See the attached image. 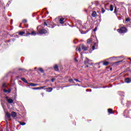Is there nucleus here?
Here are the masks:
<instances>
[{
	"label": "nucleus",
	"mask_w": 131,
	"mask_h": 131,
	"mask_svg": "<svg viewBox=\"0 0 131 131\" xmlns=\"http://www.w3.org/2000/svg\"><path fill=\"white\" fill-rule=\"evenodd\" d=\"M37 30L38 32V34H45V33H48V31L45 30V29H42L40 26L37 27Z\"/></svg>",
	"instance_id": "1"
},
{
	"label": "nucleus",
	"mask_w": 131,
	"mask_h": 131,
	"mask_svg": "<svg viewBox=\"0 0 131 131\" xmlns=\"http://www.w3.org/2000/svg\"><path fill=\"white\" fill-rule=\"evenodd\" d=\"M118 32L119 33H126V32H127V29L126 28L123 27L121 28L120 29H118L117 30Z\"/></svg>",
	"instance_id": "2"
},
{
	"label": "nucleus",
	"mask_w": 131,
	"mask_h": 131,
	"mask_svg": "<svg viewBox=\"0 0 131 131\" xmlns=\"http://www.w3.org/2000/svg\"><path fill=\"white\" fill-rule=\"evenodd\" d=\"M84 64L85 65H93V62H92V60H89L88 58H86L84 61Z\"/></svg>",
	"instance_id": "3"
},
{
	"label": "nucleus",
	"mask_w": 131,
	"mask_h": 131,
	"mask_svg": "<svg viewBox=\"0 0 131 131\" xmlns=\"http://www.w3.org/2000/svg\"><path fill=\"white\" fill-rule=\"evenodd\" d=\"M5 98L7 102H8L9 104H13V103H14V100H13L12 99H11L10 98H9V97L6 96Z\"/></svg>",
	"instance_id": "4"
},
{
	"label": "nucleus",
	"mask_w": 131,
	"mask_h": 131,
	"mask_svg": "<svg viewBox=\"0 0 131 131\" xmlns=\"http://www.w3.org/2000/svg\"><path fill=\"white\" fill-rule=\"evenodd\" d=\"M5 117H6L7 120H11V114H9V113H6Z\"/></svg>",
	"instance_id": "5"
},
{
	"label": "nucleus",
	"mask_w": 131,
	"mask_h": 131,
	"mask_svg": "<svg viewBox=\"0 0 131 131\" xmlns=\"http://www.w3.org/2000/svg\"><path fill=\"white\" fill-rule=\"evenodd\" d=\"M36 35V32L35 31H32L31 33H28L26 35L27 36H28V35Z\"/></svg>",
	"instance_id": "6"
},
{
	"label": "nucleus",
	"mask_w": 131,
	"mask_h": 131,
	"mask_svg": "<svg viewBox=\"0 0 131 131\" xmlns=\"http://www.w3.org/2000/svg\"><path fill=\"white\" fill-rule=\"evenodd\" d=\"M54 69L55 71H59V67H58V65L55 64L54 67Z\"/></svg>",
	"instance_id": "7"
},
{
	"label": "nucleus",
	"mask_w": 131,
	"mask_h": 131,
	"mask_svg": "<svg viewBox=\"0 0 131 131\" xmlns=\"http://www.w3.org/2000/svg\"><path fill=\"white\" fill-rule=\"evenodd\" d=\"M11 116H12V117H16L17 116V114L15 112H12Z\"/></svg>",
	"instance_id": "8"
},
{
	"label": "nucleus",
	"mask_w": 131,
	"mask_h": 131,
	"mask_svg": "<svg viewBox=\"0 0 131 131\" xmlns=\"http://www.w3.org/2000/svg\"><path fill=\"white\" fill-rule=\"evenodd\" d=\"M82 50H83V51H87L88 47H85V46L82 45Z\"/></svg>",
	"instance_id": "9"
},
{
	"label": "nucleus",
	"mask_w": 131,
	"mask_h": 131,
	"mask_svg": "<svg viewBox=\"0 0 131 131\" xmlns=\"http://www.w3.org/2000/svg\"><path fill=\"white\" fill-rule=\"evenodd\" d=\"M47 92H48V93H51L52 91H53V88H48L46 89Z\"/></svg>",
	"instance_id": "10"
},
{
	"label": "nucleus",
	"mask_w": 131,
	"mask_h": 131,
	"mask_svg": "<svg viewBox=\"0 0 131 131\" xmlns=\"http://www.w3.org/2000/svg\"><path fill=\"white\" fill-rule=\"evenodd\" d=\"M64 20H65V18H61L59 20V22L61 24H63L64 23Z\"/></svg>",
	"instance_id": "11"
},
{
	"label": "nucleus",
	"mask_w": 131,
	"mask_h": 131,
	"mask_svg": "<svg viewBox=\"0 0 131 131\" xmlns=\"http://www.w3.org/2000/svg\"><path fill=\"white\" fill-rule=\"evenodd\" d=\"M125 81L127 83H129V82H130V81H131V80H130V79H129L128 78H127L125 79Z\"/></svg>",
	"instance_id": "12"
},
{
	"label": "nucleus",
	"mask_w": 131,
	"mask_h": 131,
	"mask_svg": "<svg viewBox=\"0 0 131 131\" xmlns=\"http://www.w3.org/2000/svg\"><path fill=\"white\" fill-rule=\"evenodd\" d=\"M38 84H35V83H30V85L31 86H36V85H38Z\"/></svg>",
	"instance_id": "13"
},
{
	"label": "nucleus",
	"mask_w": 131,
	"mask_h": 131,
	"mask_svg": "<svg viewBox=\"0 0 131 131\" xmlns=\"http://www.w3.org/2000/svg\"><path fill=\"white\" fill-rule=\"evenodd\" d=\"M96 16H97V12H96V11H93L92 13V16L96 17Z\"/></svg>",
	"instance_id": "14"
},
{
	"label": "nucleus",
	"mask_w": 131,
	"mask_h": 131,
	"mask_svg": "<svg viewBox=\"0 0 131 131\" xmlns=\"http://www.w3.org/2000/svg\"><path fill=\"white\" fill-rule=\"evenodd\" d=\"M93 41V40H92V38L88 39L87 40V43H91Z\"/></svg>",
	"instance_id": "15"
},
{
	"label": "nucleus",
	"mask_w": 131,
	"mask_h": 131,
	"mask_svg": "<svg viewBox=\"0 0 131 131\" xmlns=\"http://www.w3.org/2000/svg\"><path fill=\"white\" fill-rule=\"evenodd\" d=\"M19 35H23V34H25V32L23 31H20L18 33Z\"/></svg>",
	"instance_id": "16"
},
{
	"label": "nucleus",
	"mask_w": 131,
	"mask_h": 131,
	"mask_svg": "<svg viewBox=\"0 0 131 131\" xmlns=\"http://www.w3.org/2000/svg\"><path fill=\"white\" fill-rule=\"evenodd\" d=\"M96 46H97V43H96V42H95L94 44V46H92L93 51H94V50H95V48H96Z\"/></svg>",
	"instance_id": "17"
},
{
	"label": "nucleus",
	"mask_w": 131,
	"mask_h": 131,
	"mask_svg": "<svg viewBox=\"0 0 131 131\" xmlns=\"http://www.w3.org/2000/svg\"><path fill=\"white\" fill-rule=\"evenodd\" d=\"M21 80L24 81V82H26V83H27V80L25 79L24 78H21Z\"/></svg>",
	"instance_id": "18"
},
{
	"label": "nucleus",
	"mask_w": 131,
	"mask_h": 131,
	"mask_svg": "<svg viewBox=\"0 0 131 131\" xmlns=\"http://www.w3.org/2000/svg\"><path fill=\"white\" fill-rule=\"evenodd\" d=\"M109 64V62L108 61H105L103 62V65H104V66H107V65H108Z\"/></svg>",
	"instance_id": "19"
},
{
	"label": "nucleus",
	"mask_w": 131,
	"mask_h": 131,
	"mask_svg": "<svg viewBox=\"0 0 131 131\" xmlns=\"http://www.w3.org/2000/svg\"><path fill=\"white\" fill-rule=\"evenodd\" d=\"M112 111H113V110H112V109H111V108H109V109L108 110V113H110L111 114H112V113H112Z\"/></svg>",
	"instance_id": "20"
},
{
	"label": "nucleus",
	"mask_w": 131,
	"mask_h": 131,
	"mask_svg": "<svg viewBox=\"0 0 131 131\" xmlns=\"http://www.w3.org/2000/svg\"><path fill=\"white\" fill-rule=\"evenodd\" d=\"M76 51H77V52H80L81 51L80 47H77L76 49Z\"/></svg>",
	"instance_id": "21"
},
{
	"label": "nucleus",
	"mask_w": 131,
	"mask_h": 131,
	"mask_svg": "<svg viewBox=\"0 0 131 131\" xmlns=\"http://www.w3.org/2000/svg\"><path fill=\"white\" fill-rule=\"evenodd\" d=\"M38 70H39V71H40V72H41V73H43V70H42V69H41V68H39L38 69Z\"/></svg>",
	"instance_id": "22"
},
{
	"label": "nucleus",
	"mask_w": 131,
	"mask_h": 131,
	"mask_svg": "<svg viewBox=\"0 0 131 131\" xmlns=\"http://www.w3.org/2000/svg\"><path fill=\"white\" fill-rule=\"evenodd\" d=\"M18 70H22L23 72H26V70L24 69H19Z\"/></svg>",
	"instance_id": "23"
},
{
	"label": "nucleus",
	"mask_w": 131,
	"mask_h": 131,
	"mask_svg": "<svg viewBox=\"0 0 131 131\" xmlns=\"http://www.w3.org/2000/svg\"><path fill=\"white\" fill-rule=\"evenodd\" d=\"M19 124H20V125H25V124H26V123L20 122Z\"/></svg>",
	"instance_id": "24"
},
{
	"label": "nucleus",
	"mask_w": 131,
	"mask_h": 131,
	"mask_svg": "<svg viewBox=\"0 0 131 131\" xmlns=\"http://www.w3.org/2000/svg\"><path fill=\"white\" fill-rule=\"evenodd\" d=\"M101 12L102 14H104V13H105V9H104L103 8H101Z\"/></svg>",
	"instance_id": "25"
},
{
	"label": "nucleus",
	"mask_w": 131,
	"mask_h": 131,
	"mask_svg": "<svg viewBox=\"0 0 131 131\" xmlns=\"http://www.w3.org/2000/svg\"><path fill=\"white\" fill-rule=\"evenodd\" d=\"M69 81H70V82H72L73 83H74V82L73 81V79H70L69 80Z\"/></svg>",
	"instance_id": "26"
},
{
	"label": "nucleus",
	"mask_w": 131,
	"mask_h": 131,
	"mask_svg": "<svg viewBox=\"0 0 131 131\" xmlns=\"http://www.w3.org/2000/svg\"><path fill=\"white\" fill-rule=\"evenodd\" d=\"M110 11H113V5H111L110 6Z\"/></svg>",
	"instance_id": "27"
},
{
	"label": "nucleus",
	"mask_w": 131,
	"mask_h": 131,
	"mask_svg": "<svg viewBox=\"0 0 131 131\" xmlns=\"http://www.w3.org/2000/svg\"><path fill=\"white\" fill-rule=\"evenodd\" d=\"M117 8H116V7H115V10H114V13H115V14H116L117 13Z\"/></svg>",
	"instance_id": "28"
},
{
	"label": "nucleus",
	"mask_w": 131,
	"mask_h": 131,
	"mask_svg": "<svg viewBox=\"0 0 131 131\" xmlns=\"http://www.w3.org/2000/svg\"><path fill=\"white\" fill-rule=\"evenodd\" d=\"M130 19H129V17H128V18H126V19H125V21H126V22H128V21H130Z\"/></svg>",
	"instance_id": "29"
},
{
	"label": "nucleus",
	"mask_w": 131,
	"mask_h": 131,
	"mask_svg": "<svg viewBox=\"0 0 131 131\" xmlns=\"http://www.w3.org/2000/svg\"><path fill=\"white\" fill-rule=\"evenodd\" d=\"M45 88H47L46 86L39 87V90H41L42 89H45Z\"/></svg>",
	"instance_id": "30"
},
{
	"label": "nucleus",
	"mask_w": 131,
	"mask_h": 131,
	"mask_svg": "<svg viewBox=\"0 0 131 131\" xmlns=\"http://www.w3.org/2000/svg\"><path fill=\"white\" fill-rule=\"evenodd\" d=\"M27 19H24L23 20V23H27Z\"/></svg>",
	"instance_id": "31"
},
{
	"label": "nucleus",
	"mask_w": 131,
	"mask_h": 131,
	"mask_svg": "<svg viewBox=\"0 0 131 131\" xmlns=\"http://www.w3.org/2000/svg\"><path fill=\"white\" fill-rule=\"evenodd\" d=\"M44 26H48V24L47 23V21L44 22Z\"/></svg>",
	"instance_id": "32"
},
{
	"label": "nucleus",
	"mask_w": 131,
	"mask_h": 131,
	"mask_svg": "<svg viewBox=\"0 0 131 131\" xmlns=\"http://www.w3.org/2000/svg\"><path fill=\"white\" fill-rule=\"evenodd\" d=\"M2 86H3V88H6V83L3 84Z\"/></svg>",
	"instance_id": "33"
},
{
	"label": "nucleus",
	"mask_w": 131,
	"mask_h": 131,
	"mask_svg": "<svg viewBox=\"0 0 131 131\" xmlns=\"http://www.w3.org/2000/svg\"><path fill=\"white\" fill-rule=\"evenodd\" d=\"M7 91H8V94H10V93H11V89H8V90H7Z\"/></svg>",
	"instance_id": "34"
},
{
	"label": "nucleus",
	"mask_w": 131,
	"mask_h": 131,
	"mask_svg": "<svg viewBox=\"0 0 131 131\" xmlns=\"http://www.w3.org/2000/svg\"><path fill=\"white\" fill-rule=\"evenodd\" d=\"M74 80H75V81L78 82H80V81L78 80V79H74Z\"/></svg>",
	"instance_id": "35"
},
{
	"label": "nucleus",
	"mask_w": 131,
	"mask_h": 131,
	"mask_svg": "<svg viewBox=\"0 0 131 131\" xmlns=\"http://www.w3.org/2000/svg\"><path fill=\"white\" fill-rule=\"evenodd\" d=\"M121 62H122V60H120V61H119L118 62H116V64H118V63H121Z\"/></svg>",
	"instance_id": "36"
},
{
	"label": "nucleus",
	"mask_w": 131,
	"mask_h": 131,
	"mask_svg": "<svg viewBox=\"0 0 131 131\" xmlns=\"http://www.w3.org/2000/svg\"><path fill=\"white\" fill-rule=\"evenodd\" d=\"M33 90H39V87H38V88H34L33 89Z\"/></svg>",
	"instance_id": "37"
},
{
	"label": "nucleus",
	"mask_w": 131,
	"mask_h": 131,
	"mask_svg": "<svg viewBox=\"0 0 131 131\" xmlns=\"http://www.w3.org/2000/svg\"><path fill=\"white\" fill-rule=\"evenodd\" d=\"M55 78H52V79H51V81L52 82H54V81H55Z\"/></svg>",
	"instance_id": "38"
},
{
	"label": "nucleus",
	"mask_w": 131,
	"mask_h": 131,
	"mask_svg": "<svg viewBox=\"0 0 131 131\" xmlns=\"http://www.w3.org/2000/svg\"><path fill=\"white\" fill-rule=\"evenodd\" d=\"M4 93H8V90L4 89Z\"/></svg>",
	"instance_id": "39"
},
{
	"label": "nucleus",
	"mask_w": 131,
	"mask_h": 131,
	"mask_svg": "<svg viewBox=\"0 0 131 131\" xmlns=\"http://www.w3.org/2000/svg\"><path fill=\"white\" fill-rule=\"evenodd\" d=\"M97 27H96L94 29V31H97Z\"/></svg>",
	"instance_id": "40"
},
{
	"label": "nucleus",
	"mask_w": 131,
	"mask_h": 131,
	"mask_svg": "<svg viewBox=\"0 0 131 131\" xmlns=\"http://www.w3.org/2000/svg\"><path fill=\"white\" fill-rule=\"evenodd\" d=\"M75 60L76 62H78V61L77 60V59H76V58H75Z\"/></svg>",
	"instance_id": "41"
},
{
	"label": "nucleus",
	"mask_w": 131,
	"mask_h": 131,
	"mask_svg": "<svg viewBox=\"0 0 131 131\" xmlns=\"http://www.w3.org/2000/svg\"><path fill=\"white\" fill-rule=\"evenodd\" d=\"M128 59L129 60H130V63H131V58H128Z\"/></svg>",
	"instance_id": "42"
},
{
	"label": "nucleus",
	"mask_w": 131,
	"mask_h": 131,
	"mask_svg": "<svg viewBox=\"0 0 131 131\" xmlns=\"http://www.w3.org/2000/svg\"><path fill=\"white\" fill-rule=\"evenodd\" d=\"M85 67H89V64H87Z\"/></svg>",
	"instance_id": "43"
},
{
	"label": "nucleus",
	"mask_w": 131,
	"mask_h": 131,
	"mask_svg": "<svg viewBox=\"0 0 131 131\" xmlns=\"http://www.w3.org/2000/svg\"><path fill=\"white\" fill-rule=\"evenodd\" d=\"M47 14H49V11H47Z\"/></svg>",
	"instance_id": "44"
},
{
	"label": "nucleus",
	"mask_w": 131,
	"mask_h": 131,
	"mask_svg": "<svg viewBox=\"0 0 131 131\" xmlns=\"http://www.w3.org/2000/svg\"><path fill=\"white\" fill-rule=\"evenodd\" d=\"M110 70H112V68H111Z\"/></svg>",
	"instance_id": "45"
},
{
	"label": "nucleus",
	"mask_w": 131,
	"mask_h": 131,
	"mask_svg": "<svg viewBox=\"0 0 131 131\" xmlns=\"http://www.w3.org/2000/svg\"><path fill=\"white\" fill-rule=\"evenodd\" d=\"M19 27H21V25L19 26Z\"/></svg>",
	"instance_id": "46"
},
{
	"label": "nucleus",
	"mask_w": 131,
	"mask_h": 131,
	"mask_svg": "<svg viewBox=\"0 0 131 131\" xmlns=\"http://www.w3.org/2000/svg\"><path fill=\"white\" fill-rule=\"evenodd\" d=\"M52 28H54V27H52Z\"/></svg>",
	"instance_id": "47"
},
{
	"label": "nucleus",
	"mask_w": 131,
	"mask_h": 131,
	"mask_svg": "<svg viewBox=\"0 0 131 131\" xmlns=\"http://www.w3.org/2000/svg\"><path fill=\"white\" fill-rule=\"evenodd\" d=\"M36 69V68H35V69Z\"/></svg>",
	"instance_id": "48"
},
{
	"label": "nucleus",
	"mask_w": 131,
	"mask_h": 131,
	"mask_svg": "<svg viewBox=\"0 0 131 131\" xmlns=\"http://www.w3.org/2000/svg\"><path fill=\"white\" fill-rule=\"evenodd\" d=\"M7 124H8V123H7Z\"/></svg>",
	"instance_id": "49"
}]
</instances>
